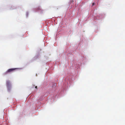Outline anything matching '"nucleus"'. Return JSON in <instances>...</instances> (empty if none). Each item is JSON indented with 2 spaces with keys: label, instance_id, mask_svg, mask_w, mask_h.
<instances>
[{
  "label": "nucleus",
  "instance_id": "f257e3e1",
  "mask_svg": "<svg viewBox=\"0 0 125 125\" xmlns=\"http://www.w3.org/2000/svg\"><path fill=\"white\" fill-rule=\"evenodd\" d=\"M17 68H11L10 69L8 70L6 72H5L3 74L4 75H5L7 74L8 73H11V72H13Z\"/></svg>",
  "mask_w": 125,
  "mask_h": 125
},
{
  "label": "nucleus",
  "instance_id": "f03ea898",
  "mask_svg": "<svg viewBox=\"0 0 125 125\" xmlns=\"http://www.w3.org/2000/svg\"><path fill=\"white\" fill-rule=\"evenodd\" d=\"M6 84L8 88L9 89L11 86V84L10 81H7L6 82Z\"/></svg>",
  "mask_w": 125,
  "mask_h": 125
},
{
  "label": "nucleus",
  "instance_id": "7ed1b4c3",
  "mask_svg": "<svg viewBox=\"0 0 125 125\" xmlns=\"http://www.w3.org/2000/svg\"><path fill=\"white\" fill-rule=\"evenodd\" d=\"M92 5L93 6L94 5V2L92 3Z\"/></svg>",
  "mask_w": 125,
  "mask_h": 125
},
{
  "label": "nucleus",
  "instance_id": "20e7f679",
  "mask_svg": "<svg viewBox=\"0 0 125 125\" xmlns=\"http://www.w3.org/2000/svg\"><path fill=\"white\" fill-rule=\"evenodd\" d=\"M35 88H36V89H37V86H35Z\"/></svg>",
  "mask_w": 125,
  "mask_h": 125
}]
</instances>
